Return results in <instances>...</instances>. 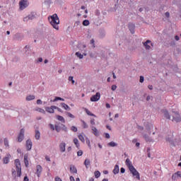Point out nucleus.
Returning a JSON list of instances; mask_svg holds the SVG:
<instances>
[{"label": "nucleus", "mask_w": 181, "mask_h": 181, "mask_svg": "<svg viewBox=\"0 0 181 181\" xmlns=\"http://www.w3.org/2000/svg\"><path fill=\"white\" fill-rule=\"evenodd\" d=\"M48 21L52 26H53L54 29H56V30H59V23H60V20L59 19V16H57V14H53L52 16L49 17Z\"/></svg>", "instance_id": "nucleus-1"}, {"label": "nucleus", "mask_w": 181, "mask_h": 181, "mask_svg": "<svg viewBox=\"0 0 181 181\" xmlns=\"http://www.w3.org/2000/svg\"><path fill=\"white\" fill-rule=\"evenodd\" d=\"M166 141L171 144L173 146H176V144H179V142H180V139H179L178 136H175L173 133L172 137H167Z\"/></svg>", "instance_id": "nucleus-2"}, {"label": "nucleus", "mask_w": 181, "mask_h": 181, "mask_svg": "<svg viewBox=\"0 0 181 181\" xmlns=\"http://www.w3.org/2000/svg\"><path fill=\"white\" fill-rule=\"evenodd\" d=\"M129 170L130 171V173H132L133 177H135L138 180H141V176L139 175V172L136 170L135 167H132V168H129Z\"/></svg>", "instance_id": "nucleus-3"}, {"label": "nucleus", "mask_w": 181, "mask_h": 181, "mask_svg": "<svg viewBox=\"0 0 181 181\" xmlns=\"http://www.w3.org/2000/svg\"><path fill=\"white\" fill-rule=\"evenodd\" d=\"M171 120L175 122H180L181 117L180 115L177 112H173Z\"/></svg>", "instance_id": "nucleus-4"}, {"label": "nucleus", "mask_w": 181, "mask_h": 181, "mask_svg": "<svg viewBox=\"0 0 181 181\" xmlns=\"http://www.w3.org/2000/svg\"><path fill=\"white\" fill-rule=\"evenodd\" d=\"M25 139V129H21L17 138L18 142H22Z\"/></svg>", "instance_id": "nucleus-5"}, {"label": "nucleus", "mask_w": 181, "mask_h": 181, "mask_svg": "<svg viewBox=\"0 0 181 181\" xmlns=\"http://www.w3.org/2000/svg\"><path fill=\"white\" fill-rule=\"evenodd\" d=\"M36 18V14L35 13H31L27 17L23 18L24 22H28V21H33Z\"/></svg>", "instance_id": "nucleus-6"}, {"label": "nucleus", "mask_w": 181, "mask_h": 181, "mask_svg": "<svg viewBox=\"0 0 181 181\" xmlns=\"http://www.w3.org/2000/svg\"><path fill=\"white\" fill-rule=\"evenodd\" d=\"M20 9L23 10L28 8V0H21L19 2Z\"/></svg>", "instance_id": "nucleus-7"}, {"label": "nucleus", "mask_w": 181, "mask_h": 181, "mask_svg": "<svg viewBox=\"0 0 181 181\" xmlns=\"http://www.w3.org/2000/svg\"><path fill=\"white\" fill-rule=\"evenodd\" d=\"M100 93H96L95 95H92L90 98V101L92 103H95L96 101H98L100 100Z\"/></svg>", "instance_id": "nucleus-8"}, {"label": "nucleus", "mask_w": 181, "mask_h": 181, "mask_svg": "<svg viewBox=\"0 0 181 181\" xmlns=\"http://www.w3.org/2000/svg\"><path fill=\"white\" fill-rule=\"evenodd\" d=\"M129 30H130L131 33L134 35L135 33V24L132 23H129L128 24Z\"/></svg>", "instance_id": "nucleus-9"}, {"label": "nucleus", "mask_w": 181, "mask_h": 181, "mask_svg": "<svg viewBox=\"0 0 181 181\" xmlns=\"http://www.w3.org/2000/svg\"><path fill=\"white\" fill-rule=\"evenodd\" d=\"M23 37H24L23 34H21V33H17L13 36L14 40H22Z\"/></svg>", "instance_id": "nucleus-10"}, {"label": "nucleus", "mask_w": 181, "mask_h": 181, "mask_svg": "<svg viewBox=\"0 0 181 181\" xmlns=\"http://www.w3.org/2000/svg\"><path fill=\"white\" fill-rule=\"evenodd\" d=\"M42 166L40 165H37L36 166V175L37 176V177H40V173H42Z\"/></svg>", "instance_id": "nucleus-11"}, {"label": "nucleus", "mask_w": 181, "mask_h": 181, "mask_svg": "<svg viewBox=\"0 0 181 181\" xmlns=\"http://www.w3.org/2000/svg\"><path fill=\"white\" fill-rule=\"evenodd\" d=\"M91 129L93 131V135L95 136H100V132H98V129L94 126H91Z\"/></svg>", "instance_id": "nucleus-12"}, {"label": "nucleus", "mask_w": 181, "mask_h": 181, "mask_svg": "<svg viewBox=\"0 0 181 181\" xmlns=\"http://www.w3.org/2000/svg\"><path fill=\"white\" fill-rule=\"evenodd\" d=\"M32 140L30 139H28L26 141V148H27V151H30V149H32Z\"/></svg>", "instance_id": "nucleus-13"}, {"label": "nucleus", "mask_w": 181, "mask_h": 181, "mask_svg": "<svg viewBox=\"0 0 181 181\" xmlns=\"http://www.w3.org/2000/svg\"><path fill=\"white\" fill-rule=\"evenodd\" d=\"M146 129L151 134V130L153 129V124L149 123L146 124Z\"/></svg>", "instance_id": "nucleus-14"}, {"label": "nucleus", "mask_w": 181, "mask_h": 181, "mask_svg": "<svg viewBox=\"0 0 181 181\" xmlns=\"http://www.w3.org/2000/svg\"><path fill=\"white\" fill-rule=\"evenodd\" d=\"M54 107V105H52V106H51L50 107H47L45 108V111H47V112H49V114H53V113H54V107Z\"/></svg>", "instance_id": "nucleus-15"}, {"label": "nucleus", "mask_w": 181, "mask_h": 181, "mask_svg": "<svg viewBox=\"0 0 181 181\" xmlns=\"http://www.w3.org/2000/svg\"><path fill=\"white\" fill-rule=\"evenodd\" d=\"M126 165L128 167L129 169H131L132 168H134V165H132V163L131 162V160L129 158H127L125 161Z\"/></svg>", "instance_id": "nucleus-16"}, {"label": "nucleus", "mask_w": 181, "mask_h": 181, "mask_svg": "<svg viewBox=\"0 0 181 181\" xmlns=\"http://www.w3.org/2000/svg\"><path fill=\"white\" fill-rule=\"evenodd\" d=\"M28 154H25L24 155V163H25V168L29 167V160H28Z\"/></svg>", "instance_id": "nucleus-17"}, {"label": "nucleus", "mask_w": 181, "mask_h": 181, "mask_svg": "<svg viewBox=\"0 0 181 181\" xmlns=\"http://www.w3.org/2000/svg\"><path fill=\"white\" fill-rule=\"evenodd\" d=\"M61 152H66V143L62 142L59 145Z\"/></svg>", "instance_id": "nucleus-18"}, {"label": "nucleus", "mask_w": 181, "mask_h": 181, "mask_svg": "<svg viewBox=\"0 0 181 181\" xmlns=\"http://www.w3.org/2000/svg\"><path fill=\"white\" fill-rule=\"evenodd\" d=\"M35 138L37 140L40 139V132L37 129L35 131Z\"/></svg>", "instance_id": "nucleus-19"}, {"label": "nucleus", "mask_w": 181, "mask_h": 181, "mask_svg": "<svg viewBox=\"0 0 181 181\" xmlns=\"http://www.w3.org/2000/svg\"><path fill=\"white\" fill-rule=\"evenodd\" d=\"M15 165H16V169H20L22 168V165H21V160H19V159L15 160Z\"/></svg>", "instance_id": "nucleus-20"}, {"label": "nucleus", "mask_w": 181, "mask_h": 181, "mask_svg": "<svg viewBox=\"0 0 181 181\" xmlns=\"http://www.w3.org/2000/svg\"><path fill=\"white\" fill-rule=\"evenodd\" d=\"M143 138L146 141V142H153V139H152L148 134H144Z\"/></svg>", "instance_id": "nucleus-21"}, {"label": "nucleus", "mask_w": 181, "mask_h": 181, "mask_svg": "<svg viewBox=\"0 0 181 181\" xmlns=\"http://www.w3.org/2000/svg\"><path fill=\"white\" fill-rule=\"evenodd\" d=\"M163 112L164 114V117L167 119H170V115H169V112L166 110H163Z\"/></svg>", "instance_id": "nucleus-22"}, {"label": "nucleus", "mask_w": 181, "mask_h": 181, "mask_svg": "<svg viewBox=\"0 0 181 181\" xmlns=\"http://www.w3.org/2000/svg\"><path fill=\"white\" fill-rule=\"evenodd\" d=\"M114 175H117L119 173V166L118 165H115V168L113 170Z\"/></svg>", "instance_id": "nucleus-23"}, {"label": "nucleus", "mask_w": 181, "mask_h": 181, "mask_svg": "<svg viewBox=\"0 0 181 181\" xmlns=\"http://www.w3.org/2000/svg\"><path fill=\"white\" fill-rule=\"evenodd\" d=\"M9 158H11V155H7L6 157H4L3 158V162H4V165L9 163Z\"/></svg>", "instance_id": "nucleus-24"}, {"label": "nucleus", "mask_w": 181, "mask_h": 181, "mask_svg": "<svg viewBox=\"0 0 181 181\" xmlns=\"http://www.w3.org/2000/svg\"><path fill=\"white\" fill-rule=\"evenodd\" d=\"M177 177H179V171H177V173L173 174L172 175V180L173 181H175L177 180Z\"/></svg>", "instance_id": "nucleus-25"}, {"label": "nucleus", "mask_w": 181, "mask_h": 181, "mask_svg": "<svg viewBox=\"0 0 181 181\" xmlns=\"http://www.w3.org/2000/svg\"><path fill=\"white\" fill-rule=\"evenodd\" d=\"M61 105L62 108H64L66 111H70L71 110V108H70V107L66 103H61Z\"/></svg>", "instance_id": "nucleus-26"}, {"label": "nucleus", "mask_w": 181, "mask_h": 181, "mask_svg": "<svg viewBox=\"0 0 181 181\" xmlns=\"http://www.w3.org/2000/svg\"><path fill=\"white\" fill-rule=\"evenodd\" d=\"M148 43H151V40H147L144 42V46L146 47V50H149V49H151V46L148 45Z\"/></svg>", "instance_id": "nucleus-27"}, {"label": "nucleus", "mask_w": 181, "mask_h": 181, "mask_svg": "<svg viewBox=\"0 0 181 181\" xmlns=\"http://www.w3.org/2000/svg\"><path fill=\"white\" fill-rule=\"evenodd\" d=\"M64 101V99L59 96L55 97L54 100H50V103H56V101Z\"/></svg>", "instance_id": "nucleus-28"}, {"label": "nucleus", "mask_w": 181, "mask_h": 181, "mask_svg": "<svg viewBox=\"0 0 181 181\" xmlns=\"http://www.w3.org/2000/svg\"><path fill=\"white\" fill-rule=\"evenodd\" d=\"M70 172H71V173H77V168H76L74 165H71Z\"/></svg>", "instance_id": "nucleus-29"}, {"label": "nucleus", "mask_w": 181, "mask_h": 181, "mask_svg": "<svg viewBox=\"0 0 181 181\" xmlns=\"http://www.w3.org/2000/svg\"><path fill=\"white\" fill-rule=\"evenodd\" d=\"M57 125H59V127H61V128L62 129L63 131H64L65 132H67V127H66V125L62 124V123H58V124Z\"/></svg>", "instance_id": "nucleus-30"}, {"label": "nucleus", "mask_w": 181, "mask_h": 181, "mask_svg": "<svg viewBox=\"0 0 181 181\" xmlns=\"http://www.w3.org/2000/svg\"><path fill=\"white\" fill-rule=\"evenodd\" d=\"M57 118L58 121H61V122H63L64 124L66 122V120L64 119V117H63V116L57 115Z\"/></svg>", "instance_id": "nucleus-31"}, {"label": "nucleus", "mask_w": 181, "mask_h": 181, "mask_svg": "<svg viewBox=\"0 0 181 181\" xmlns=\"http://www.w3.org/2000/svg\"><path fill=\"white\" fill-rule=\"evenodd\" d=\"M33 100H35V95H29L26 97V101H32Z\"/></svg>", "instance_id": "nucleus-32"}, {"label": "nucleus", "mask_w": 181, "mask_h": 181, "mask_svg": "<svg viewBox=\"0 0 181 181\" xmlns=\"http://www.w3.org/2000/svg\"><path fill=\"white\" fill-rule=\"evenodd\" d=\"M108 146H111L112 148H114L115 146H118V144L114 141H111L110 143L107 144Z\"/></svg>", "instance_id": "nucleus-33"}, {"label": "nucleus", "mask_w": 181, "mask_h": 181, "mask_svg": "<svg viewBox=\"0 0 181 181\" xmlns=\"http://www.w3.org/2000/svg\"><path fill=\"white\" fill-rule=\"evenodd\" d=\"M16 172H17V176L18 177H21L22 175V168H16Z\"/></svg>", "instance_id": "nucleus-34"}, {"label": "nucleus", "mask_w": 181, "mask_h": 181, "mask_svg": "<svg viewBox=\"0 0 181 181\" xmlns=\"http://www.w3.org/2000/svg\"><path fill=\"white\" fill-rule=\"evenodd\" d=\"M74 144H76V148H78H78H80V144L78 143V139H74Z\"/></svg>", "instance_id": "nucleus-35"}, {"label": "nucleus", "mask_w": 181, "mask_h": 181, "mask_svg": "<svg viewBox=\"0 0 181 181\" xmlns=\"http://www.w3.org/2000/svg\"><path fill=\"white\" fill-rule=\"evenodd\" d=\"M94 175H95V177H96V179H98V177H100L101 176V173H100V171L97 170V171H95Z\"/></svg>", "instance_id": "nucleus-36"}, {"label": "nucleus", "mask_w": 181, "mask_h": 181, "mask_svg": "<svg viewBox=\"0 0 181 181\" xmlns=\"http://www.w3.org/2000/svg\"><path fill=\"white\" fill-rule=\"evenodd\" d=\"M62 127H60V125H57L55 124V131H57V132H60L62 131Z\"/></svg>", "instance_id": "nucleus-37"}, {"label": "nucleus", "mask_w": 181, "mask_h": 181, "mask_svg": "<svg viewBox=\"0 0 181 181\" xmlns=\"http://www.w3.org/2000/svg\"><path fill=\"white\" fill-rule=\"evenodd\" d=\"M83 26H88L90 25V21L88 20H84L82 23Z\"/></svg>", "instance_id": "nucleus-38"}, {"label": "nucleus", "mask_w": 181, "mask_h": 181, "mask_svg": "<svg viewBox=\"0 0 181 181\" xmlns=\"http://www.w3.org/2000/svg\"><path fill=\"white\" fill-rule=\"evenodd\" d=\"M81 122L83 124V128H84V129H87V128H88V124H87L84 120H81Z\"/></svg>", "instance_id": "nucleus-39"}, {"label": "nucleus", "mask_w": 181, "mask_h": 181, "mask_svg": "<svg viewBox=\"0 0 181 181\" xmlns=\"http://www.w3.org/2000/svg\"><path fill=\"white\" fill-rule=\"evenodd\" d=\"M76 56L78 57L79 59H83L84 57V55L81 54V53L77 52H76Z\"/></svg>", "instance_id": "nucleus-40"}, {"label": "nucleus", "mask_w": 181, "mask_h": 181, "mask_svg": "<svg viewBox=\"0 0 181 181\" xmlns=\"http://www.w3.org/2000/svg\"><path fill=\"white\" fill-rule=\"evenodd\" d=\"M4 146L6 148L9 147V141H8V139H6V138L4 139Z\"/></svg>", "instance_id": "nucleus-41"}, {"label": "nucleus", "mask_w": 181, "mask_h": 181, "mask_svg": "<svg viewBox=\"0 0 181 181\" xmlns=\"http://www.w3.org/2000/svg\"><path fill=\"white\" fill-rule=\"evenodd\" d=\"M36 111H38V112H41V114H46V111L40 107L37 108Z\"/></svg>", "instance_id": "nucleus-42"}, {"label": "nucleus", "mask_w": 181, "mask_h": 181, "mask_svg": "<svg viewBox=\"0 0 181 181\" xmlns=\"http://www.w3.org/2000/svg\"><path fill=\"white\" fill-rule=\"evenodd\" d=\"M90 162L89 159H86L84 161V165L86 166V168H88L87 166H88V165H90Z\"/></svg>", "instance_id": "nucleus-43"}, {"label": "nucleus", "mask_w": 181, "mask_h": 181, "mask_svg": "<svg viewBox=\"0 0 181 181\" xmlns=\"http://www.w3.org/2000/svg\"><path fill=\"white\" fill-rule=\"evenodd\" d=\"M78 139H80V141H81V142H85L86 139H84V136H83V135L79 134L78 136Z\"/></svg>", "instance_id": "nucleus-44"}, {"label": "nucleus", "mask_w": 181, "mask_h": 181, "mask_svg": "<svg viewBox=\"0 0 181 181\" xmlns=\"http://www.w3.org/2000/svg\"><path fill=\"white\" fill-rule=\"evenodd\" d=\"M86 114H87L88 115H90V117H96L95 115L91 113V112H90V110H87V109H86Z\"/></svg>", "instance_id": "nucleus-45"}, {"label": "nucleus", "mask_w": 181, "mask_h": 181, "mask_svg": "<svg viewBox=\"0 0 181 181\" xmlns=\"http://www.w3.org/2000/svg\"><path fill=\"white\" fill-rule=\"evenodd\" d=\"M86 144H87L88 148H90V149H91V144H90V139H88V137L86 138Z\"/></svg>", "instance_id": "nucleus-46"}, {"label": "nucleus", "mask_w": 181, "mask_h": 181, "mask_svg": "<svg viewBox=\"0 0 181 181\" xmlns=\"http://www.w3.org/2000/svg\"><path fill=\"white\" fill-rule=\"evenodd\" d=\"M12 176L13 177V179H16V171L15 169H12Z\"/></svg>", "instance_id": "nucleus-47"}, {"label": "nucleus", "mask_w": 181, "mask_h": 181, "mask_svg": "<svg viewBox=\"0 0 181 181\" xmlns=\"http://www.w3.org/2000/svg\"><path fill=\"white\" fill-rule=\"evenodd\" d=\"M165 16L167 18V21H169V18L170 17V13L169 12H165Z\"/></svg>", "instance_id": "nucleus-48"}, {"label": "nucleus", "mask_w": 181, "mask_h": 181, "mask_svg": "<svg viewBox=\"0 0 181 181\" xmlns=\"http://www.w3.org/2000/svg\"><path fill=\"white\" fill-rule=\"evenodd\" d=\"M71 129L73 131V132H77L78 131L77 127L76 126H72L71 127Z\"/></svg>", "instance_id": "nucleus-49"}, {"label": "nucleus", "mask_w": 181, "mask_h": 181, "mask_svg": "<svg viewBox=\"0 0 181 181\" xmlns=\"http://www.w3.org/2000/svg\"><path fill=\"white\" fill-rule=\"evenodd\" d=\"M66 115H67V117H69V118H74V115H73V114H71L69 112H66Z\"/></svg>", "instance_id": "nucleus-50"}, {"label": "nucleus", "mask_w": 181, "mask_h": 181, "mask_svg": "<svg viewBox=\"0 0 181 181\" xmlns=\"http://www.w3.org/2000/svg\"><path fill=\"white\" fill-rule=\"evenodd\" d=\"M69 81H71L72 84H74V83H76L74 79H73V76H69Z\"/></svg>", "instance_id": "nucleus-51"}, {"label": "nucleus", "mask_w": 181, "mask_h": 181, "mask_svg": "<svg viewBox=\"0 0 181 181\" xmlns=\"http://www.w3.org/2000/svg\"><path fill=\"white\" fill-rule=\"evenodd\" d=\"M53 108H54V110H57L59 112H63V110H62V109H60L59 107H57V106H53Z\"/></svg>", "instance_id": "nucleus-52"}, {"label": "nucleus", "mask_w": 181, "mask_h": 181, "mask_svg": "<svg viewBox=\"0 0 181 181\" xmlns=\"http://www.w3.org/2000/svg\"><path fill=\"white\" fill-rule=\"evenodd\" d=\"M77 155H78V156H83V151L79 150V151L77 152Z\"/></svg>", "instance_id": "nucleus-53"}, {"label": "nucleus", "mask_w": 181, "mask_h": 181, "mask_svg": "<svg viewBox=\"0 0 181 181\" xmlns=\"http://www.w3.org/2000/svg\"><path fill=\"white\" fill-rule=\"evenodd\" d=\"M89 56H90V57L94 58V57H95V54L90 52Z\"/></svg>", "instance_id": "nucleus-54"}, {"label": "nucleus", "mask_w": 181, "mask_h": 181, "mask_svg": "<svg viewBox=\"0 0 181 181\" xmlns=\"http://www.w3.org/2000/svg\"><path fill=\"white\" fill-rule=\"evenodd\" d=\"M49 128H51V129H52L53 131H54V129H56V125H53L52 124H49Z\"/></svg>", "instance_id": "nucleus-55"}, {"label": "nucleus", "mask_w": 181, "mask_h": 181, "mask_svg": "<svg viewBox=\"0 0 181 181\" xmlns=\"http://www.w3.org/2000/svg\"><path fill=\"white\" fill-rule=\"evenodd\" d=\"M148 158H151V148L147 149Z\"/></svg>", "instance_id": "nucleus-56"}, {"label": "nucleus", "mask_w": 181, "mask_h": 181, "mask_svg": "<svg viewBox=\"0 0 181 181\" xmlns=\"http://www.w3.org/2000/svg\"><path fill=\"white\" fill-rule=\"evenodd\" d=\"M144 80H145V78L141 76L139 79L140 83H144Z\"/></svg>", "instance_id": "nucleus-57"}, {"label": "nucleus", "mask_w": 181, "mask_h": 181, "mask_svg": "<svg viewBox=\"0 0 181 181\" xmlns=\"http://www.w3.org/2000/svg\"><path fill=\"white\" fill-rule=\"evenodd\" d=\"M111 89L112 91H115L117 90V86L112 85Z\"/></svg>", "instance_id": "nucleus-58"}, {"label": "nucleus", "mask_w": 181, "mask_h": 181, "mask_svg": "<svg viewBox=\"0 0 181 181\" xmlns=\"http://www.w3.org/2000/svg\"><path fill=\"white\" fill-rule=\"evenodd\" d=\"M90 124H91V125H95V119H90Z\"/></svg>", "instance_id": "nucleus-59"}, {"label": "nucleus", "mask_w": 181, "mask_h": 181, "mask_svg": "<svg viewBox=\"0 0 181 181\" xmlns=\"http://www.w3.org/2000/svg\"><path fill=\"white\" fill-rule=\"evenodd\" d=\"M81 22L80 21H76L75 23H74V26H78L79 25H81Z\"/></svg>", "instance_id": "nucleus-60"}, {"label": "nucleus", "mask_w": 181, "mask_h": 181, "mask_svg": "<svg viewBox=\"0 0 181 181\" xmlns=\"http://www.w3.org/2000/svg\"><path fill=\"white\" fill-rule=\"evenodd\" d=\"M120 173H125V168H120Z\"/></svg>", "instance_id": "nucleus-61"}, {"label": "nucleus", "mask_w": 181, "mask_h": 181, "mask_svg": "<svg viewBox=\"0 0 181 181\" xmlns=\"http://www.w3.org/2000/svg\"><path fill=\"white\" fill-rule=\"evenodd\" d=\"M152 96H151V95H148L147 97H146V101H149L150 100H152Z\"/></svg>", "instance_id": "nucleus-62"}, {"label": "nucleus", "mask_w": 181, "mask_h": 181, "mask_svg": "<svg viewBox=\"0 0 181 181\" xmlns=\"http://www.w3.org/2000/svg\"><path fill=\"white\" fill-rule=\"evenodd\" d=\"M55 181H62V179L59 177H55Z\"/></svg>", "instance_id": "nucleus-63"}, {"label": "nucleus", "mask_w": 181, "mask_h": 181, "mask_svg": "<svg viewBox=\"0 0 181 181\" xmlns=\"http://www.w3.org/2000/svg\"><path fill=\"white\" fill-rule=\"evenodd\" d=\"M23 181H29V178L28 177V176H25Z\"/></svg>", "instance_id": "nucleus-64"}]
</instances>
